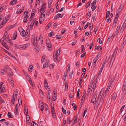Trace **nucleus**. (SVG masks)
<instances>
[{"label":"nucleus","instance_id":"1","mask_svg":"<svg viewBox=\"0 0 126 126\" xmlns=\"http://www.w3.org/2000/svg\"><path fill=\"white\" fill-rule=\"evenodd\" d=\"M115 79V78L114 77H113L111 79L109 82L107 87L106 89V91L105 92V94H106L108 92L109 90L110 87L112 83H113Z\"/></svg>","mask_w":126,"mask_h":126},{"label":"nucleus","instance_id":"2","mask_svg":"<svg viewBox=\"0 0 126 126\" xmlns=\"http://www.w3.org/2000/svg\"><path fill=\"white\" fill-rule=\"evenodd\" d=\"M39 40L37 41V38L34 36H33L32 37V44H33L34 46H36L38 44Z\"/></svg>","mask_w":126,"mask_h":126},{"label":"nucleus","instance_id":"3","mask_svg":"<svg viewBox=\"0 0 126 126\" xmlns=\"http://www.w3.org/2000/svg\"><path fill=\"white\" fill-rule=\"evenodd\" d=\"M1 39H3V40L4 39V41L6 42L8 41L9 39V37L8 35L7 34V33L6 32L5 33L3 38H2Z\"/></svg>","mask_w":126,"mask_h":126},{"label":"nucleus","instance_id":"4","mask_svg":"<svg viewBox=\"0 0 126 126\" xmlns=\"http://www.w3.org/2000/svg\"><path fill=\"white\" fill-rule=\"evenodd\" d=\"M0 41L1 43L2 44V45L7 49L8 50L9 49L7 45L6 44V42L3 40V39H1L0 40Z\"/></svg>","mask_w":126,"mask_h":126},{"label":"nucleus","instance_id":"5","mask_svg":"<svg viewBox=\"0 0 126 126\" xmlns=\"http://www.w3.org/2000/svg\"><path fill=\"white\" fill-rule=\"evenodd\" d=\"M20 34L23 37H25L26 33L25 31L23 29H21V30H19Z\"/></svg>","mask_w":126,"mask_h":126},{"label":"nucleus","instance_id":"6","mask_svg":"<svg viewBox=\"0 0 126 126\" xmlns=\"http://www.w3.org/2000/svg\"><path fill=\"white\" fill-rule=\"evenodd\" d=\"M46 44L47 47L49 48H50L52 46L50 40L48 39L46 40Z\"/></svg>","mask_w":126,"mask_h":126},{"label":"nucleus","instance_id":"7","mask_svg":"<svg viewBox=\"0 0 126 126\" xmlns=\"http://www.w3.org/2000/svg\"><path fill=\"white\" fill-rule=\"evenodd\" d=\"M120 26H118L117 27L116 31L114 33V34L113 36V37L115 36H116V35L118 34L119 33V30L120 29Z\"/></svg>","mask_w":126,"mask_h":126},{"label":"nucleus","instance_id":"8","mask_svg":"<svg viewBox=\"0 0 126 126\" xmlns=\"http://www.w3.org/2000/svg\"><path fill=\"white\" fill-rule=\"evenodd\" d=\"M18 104H17L16 106L15 109V113L16 115L18 113Z\"/></svg>","mask_w":126,"mask_h":126},{"label":"nucleus","instance_id":"9","mask_svg":"<svg viewBox=\"0 0 126 126\" xmlns=\"http://www.w3.org/2000/svg\"><path fill=\"white\" fill-rule=\"evenodd\" d=\"M30 45V44L27 43L23 45H22V49H25L27 48Z\"/></svg>","mask_w":126,"mask_h":126},{"label":"nucleus","instance_id":"10","mask_svg":"<svg viewBox=\"0 0 126 126\" xmlns=\"http://www.w3.org/2000/svg\"><path fill=\"white\" fill-rule=\"evenodd\" d=\"M10 69V67L8 66H6L4 67V72H5L6 73L8 72Z\"/></svg>","mask_w":126,"mask_h":126},{"label":"nucleus","instance_id":"11","mask_svg":"<svg viewBox=\"0 0 126 126\" xmlns=\"http://www.w3.org/2000/svg\"><path fill=\"white\" fill-rule=\"evenodd\" d=\"M96 95L93 96L92 97L91 100L92 103H94L96 100Z\"/></svg>","mask_w":126,"mask_h":126},{"label":"nucleus","instance_id":"12","mask_svg":"<svg viewBox=\"0 0 126 126\" xmlns=\"http://www.w3.org/2000/svg\"><path fill=\"white\" fill-rule=\"evenodd\" d=\"M39 106L41 110H44L43 103L42 102L41 103H40L39 105Z\"/></svg>","mask_w":126,"mask_h":126},{"label":"nucleus","instance_id":"13","mask_svg":"<svg viewBox=\"0 0 126 126\" xmlns=\"http://www.w3.org/2000/svg\"><path fill=\"white\" fill-rule=\"evenodd\" d=\"M14 47L16 48H18L20 49H22V45H19L16 44L14 45Z\"/></svg>","mask_w":126,"mask_h":126},{"label":"nucleus","instance_id":"14","mask_svg":"<svg viewBox=\"0 0 126 126\" xmlns=\"http://www.w3.org/2000/svg\"><path fill=\"white\" fill-rule=\"evenodd\" d=\"M61 15L60 14H57L56 15L54 18V19H57L59 17L62 18V16H61Z\"/></svg>","mask_w":126,"mask_h":126},{"label":"nucleus","instance_id":"15","mask_svg":"<svg viewBox=\"0 0 126 126\" xmlns=\"http://www.w3.org/2000/svg\"><path fill=\"white\" fill-rule=\"evenodd\" d=\"M41 15L40 17V18L42 20V21H43L45 19V14H41Z\"/></svg>","mask_w":126,"mask_h":126},{"label":"nucleus","instance_id":"16","mask_svg":"<svg viewBox=\"0 0 126 126\" xmlns=\"http://www.w3.org/2000/svg\"><path fill=\"white\" fill-rule=\"evenodd\" d=\"M8 75L10 76H13V74L12 71L10 69L8 71V72H7L6 73Z\"/></svg>","mask_w":126,"mask_h":126},{"label":"nucleus","instance_id":"17","mask_svg":"<svg viewBox=\"0 0 126 126\" xmlns=\"http://www.w3.org/2000/svg\"><path fill=\"white\" fill-rule=\"evenodd\" d=\"M98 58L97 57H95L94 58L93 63V65H94V66H95L97 60L98 59Z\"/></svg>","mask_w":126,"mask_h":126},{"label":"nucleus","instance_id":"18","mask_svg":"<svg viewBox=\"0 0 126 126\" xmlns=\"http://www.w3.org/2000/svg\"><path fill=\"white\" fill-rule=\"evenodd\" d=\"M17 91L14 92V93L13 95V97H14V98H15V99H17Z\"/></svg>","mask_w":126,"mask_h":126},{"label":"nucleus","instance_id":"19","mask_svg":"<svg viewBox=\"0 0 126 126\" xmlns=\"http://www.w3.org/2000/svg\"><path fill=\"white\" fill-rule=\"evenodd\" d=\"M60 52L61 49L60 48H59L58 50L57 51H56V53L55 54V55L56 56H58L60 55Z\"/></svg>","mask_w":126,"mask_h":126},{"label":"nucleus","instance_id":"20","mask_svg":"<svg viewBox=\"0 0 126 126\" xmlns=\"http://www.w3.org/2000/svg\"><path fill=\"white\" fill-rule=\"evenodd\" d=\"M15 99L14 98V97H13V98L12 99L11 101V105L12 106H14V102L15 100V99Z\"/></svg>","mask_w":126,"mask_h":126},{"label":"nucleus","instance_id":"21","mask_svg":"<svg viewBox=\"0 0 126 126\" xmlns=\"http://www.w3.org/2000/svg\"><path fill=\"white\" fill-rule=\"evenodd\" d=\"M39 40L40 42V44H42L43 42V39L42 35H40L39 38Z\"/></svg>","mask_w":126,"mask_h":126},{"label":"nucleus","instance_id":"22","mask_svg":"<svg viewBox=\"0 0 126 126\" xmlns=\"http://www.w3.org/2000/svg\"><path fill=\"white\" fill-rule=\"evenodd\" d=\"M17 36V33L16 32H15V33L14 34L13 37L12 38V40H15Z\"/></svg>","mask_w":126,"mask_h":126},{"label":"nucleus","instance_id":"23","mask_svg":"<svg viewBox=\"0 0 126 126\" xmlns=\"http://www.w3.org/2000/svg\"><path fill=\"white\" fill-rule=\"evenodd\" d=\"M123 5L122 4H121L119 7L118 10V12L119 13V12H121L122 10L123 7Z\"/></svg>","mask_w":126,"mask_h":126},{"label":"nucleus","instance_id":"24","mask_svg":"<svg viewBox=\"0 0 126 126\" xmlns=\"http://www.w3.org/2000/svg\"><path fill=\"white\" fill-rule=\"evenodd\" d=\"M28 17L29 16L26 17V16L24 17L23 21L24 23H26L27 22L29 19Z\"/></svg>","mask_w":126,"mask_h":126},{"label":"nucleus","instance_id":"25","mask_svg":"<svg viewBox=\"0 0 126 126\" xmlns=\"http://www.w3.org/2000/svg\"><path fill=\"white\" fill-rule=\"evenodd\" d=\"M101 92L99 94L98 97L97 99V101H99L101 100V99L102 96V94L101 93Z\"/></svg>","mask_w":126,"mask_h":126},{"label":"nucleus","instance_id":"26","mask_svg":"<svg viewBox=\"0 0 126 126\" xmlns=\"http://www.w3.org/2000/svg\"><path fill=\"white\" fill-rule=\"evenodd\" d=\"M44 86L46 88V87H48L47 80L46 79H45L44 80Z\"/></svg>","mask_w":126,"mask_h":126},{"label":"nucleus","instance_id":"27","mask_svg":"<svg viewBox=\"0 0 126 126\" xmlns=\"http://www.w3.org/2000/svg\"><path fill=\"white\" fill-rule=\"evenodd\" d=\"M106 20L108 22H109V23H110L111 21L110 18H109V16H106Z\"/></svg>","mask_w":126,"mask_h":126},{"label":"nucleus","instance_id":"28","mask_svg":"<svg viewBox=\"0 0 126 126\" xmlns=\"http://www.w3.org/2000/svg\"><path fill=\"white\" fill-rule=\"evenodd\" d=\"M48 64L47 62H46L43 65V68H46L48 66Z\"/></svg>","mask_w":126,"mask_h":126},{"label":"nucleus","instance_id":"29","mask_svg":"<svg viewBox=\"0 0 126 126\" xmlns=\"http://www.w3.org/2000/svg\"><path fill=\"white\" fill-rule=\"evenodd\" d=\"M23 11L21 9H18L17 10L16 12V14H17L19 13L21 14Z\"/></svg>","mask_w":126,"mask_h":126},{"label":"nucleus","instance_id":"30","mask_svg":"<svg viewBox=\"0 0 126 126\" xmlns=\"http://www.w3.org/2000/svg\"><path fill=\"white\" fill-rule=\"evenodd\" d=\"M117 95L115 94H113V96L111 98V99L113 100L115 99Z\"/></svg>","mask_w":126,"mask_h":126},{"label":"nucleus","instance_id":"31","mask_svg":"<svg viewBox=\"0 0 126 126\" xmlns=\"http://www.w3.org/2000/svg\"><path fill=\"white\" fill-rule=\"evenodd\" d=\"M33 68V67L31 65L30 66L28 69L29 71L30 72H32V68Z\"/></svg>","mask_w":126,"mask_h":126},{"label":"nucleus","instance_id":"32","mask_svg":"<svg viewBox=\"0 0 126 126\" xmlns=\"http://www.w3.org/2000/svg\"><path fill=\"white\" fill-rule=\"evenodd\" d=\"M78 114H77L76 115V116H74V121L75 122L76 121H77V119L78 118ZM77 122H76V123Z\"/></svg>","mask_w":126,"mask_h":126},{"label":"nucleus","instance_id":"33","mask_svg":"<svg viewBox=\"0 0 126 126\" xmlns=\"http://www.w3.org/2000/svg\"><path fill=\"white\" fill-rule=\"evenodd\" d=\"M46 56L45 55L43 56H42V59H41V62L42 63H43L45 59Z\"/></svg>","mask_w":126,"mask_h":126},{"label":"nucleus","instance_id":"34","mask_svg":"<svg viewBox=\"0 0 126 126\" xmlns=\"http://www.w3.org/2000/svg\"><path fill=\"white\" fill-rule=\"evenodd\" d=\"M16 0H13L11 1L10 4L11 5H14L16 3Z\"/></svg>","mask_w":126,"mask_h":126},{"label":"nucleus","instance_id":"35","mask_svg":"<svg viewBox=\"0 0 126 126\" xmlns=\"http://www.w3.org/2000/svg\"><path fill=\"white\" fill-rule=\"evenodd\" d=\"M56 95H53V96L52 98V100L54 101H55L56 100Z\"/></svg>","mask_w":126,"mask_h":126},{"label":"nucleus","instance_id":"36","mask_svg":"<svg viewBox=\"0 0 126 126\" xmlns=\"http://www.w3.org/2000/svg\"><path fill=\"white\" fill-rule=\"evenodd\" d=\"M115 58H112L111 57V55H110V56L109 60L110 59V60H111L112 61V63L113 62V61L115 59Z\"/></svg>","mask_w":126,"mask_h":126},{"label":"nucleus","instance_id":"37","mask_svg":"<svg viewBox=\"0 0 126 126\" xmlns=\"http://www.w3.org/2000/svg\"><path fill=\"white\" fill-rule=\"evenodd\" d=\"M45 9L41 8L40 10V14H43L45 12V10H44Z\"/></svg>","mask_w":126,"mask_h":126},{"label":"nucleus","instance_id":"38","mask_svg":"<svg viewBox=\"0 0 126 126\" xmlns=\"http://www.w3.org/2000/svg\"><path fill=\"white\" fill-rule=\"evenodd\" d=\"M118 16L119 15H118V13H117V14H116V15L115 18L114 19V21H117V20L118 18Z\"/></svg>","mask_w":126,"mask_h":126},{"label":"nucleus","instance_id":"39","mask_svg":"<svg viewBox=\"0 0 126 126\" xmlns=\"http://www.w3.org/2000/svg\"><path fill=\"white\" fill-rule=\"evenodd\" d=\"M10 83L11 84L12 87H14V81L13 80H10Z\"/></svg>","mask_w":126,"mask_h":126},{"label":"nucleus","instance_id":"40","mask_svg":"<svg viewBox=\"0 0 126 126\" xmlns=\"http://www.w3.org/2000/svg\"><path fill=\"white\" fill-rule=\"evenodd\" d=\"M126 26V23H124L123 24L122 26L121 29L124 30V29H125V27Z\"/></svg>","mask_w":126,"mask_h":126},{"label":"nucleus","instance_id":"41","mask_svg":"<svg viewBox=\"0 0 126 126\" xmlns=\"http://www.w3.org/2000/svg\"><path fill=\"white\" fill-rule=\"evenodd\" d=\"M96 0H94L92 2L91 4V5H92V6H94L96 4Z\"/></svg>","mask_w":126,"mask_h":126},{"label":"nucleus","instance_id":"42","mask_svg":"<svg viewBox=\"0 0 126 126\" xmlns=\"http://www.w3.org/2000/svg\"><path fill=\"white\" fill-rule=\"evenodd\" d=\"M4 103L5 101L3 100L1 97L0 96V103Z\"/></svg>","mask_w":126,"mask_h":126},{"label":"nucleus","instance_id":"43","mask_svg":"<svg viewBox=\"0 0 126 126\" xmlns=\"http://www.w3.org/2000/svg\"><path fill=\"white\" fill-rule=\"evenodd\" d=\"M7 42L9 43V44L11 46H12L13 45V44L11 40L10 39L9 40V41H7Z\"/></svg>","mask_w":126,"mask_h":126},{"label":"nucleus","instance_id":"44","mask_svg":"<svg viewBox=\"0 0 126 126\" xmlns=\"http://www.w3.org/2000/svg\"><path fill=\"white\" fill-rule=\"evenodd\" d=\"M54 64H50L49 66V67L51 69H52L54 67Z\"/></svg>","mask_w":126,"mask_h":126},{"label":"nucleus","instance_id":"45","mask_svg":"<svg viewBox=\"0 0 126 126\" xmlns=\"http://www.w3.org/2000/svg\"><path fill=\"white\" fill-rule=\"evenodd\" d=\"M103 69H102V68H101L100 69L99 73H98V76H100V75L101 73L102 72V71L103 70Z\"/></svg>","mask_w":126,"mask_h":126},{"label":"nucleus","instance_id":"46","mask_svg":"<svg viewBox=\"0 0 126 126\" xmlns=\"http://www.w3.org/2000/svg\"><path fill=\"white\" fill-rule=\"evenodd\" d=\"M117 22V21H114L113 24V27H115L116 25Z\"/></svg>","mask_w":126,"mask_h":126},{"label":"nucleus","instance_id":"47","mask_svg":"<svg viewBox=\"0 0 126 126\" xmlns=\"http://www.w3.org/2000/svg\"><path fill=\"white\" fill-rule=\"evenodd\" d=\"M18 103L19 104V105H20V104H22V101L21 100V98H19L18 99Z\"/></svg>","mask_w":126,"mask_h":126},{"label":"nucleus","instance_id":"48","mask_svg":"<svg viewBox=\"0 0 126 126\" xmlns=\"http://www.w3.org/2000/svg\"><path fill=\"white\" fill-rule=\"evenodd\" d=\"M95 14H94L92 16V18L93 19V21H94L95 20Z\"/></svg>","mask_w":126,"mask_h":126},{"label":"nucleus","instance_id":"49","mask_svg":"<svg viewBox=\"0 0 126 126\" xmlns=\"http://www.w3.org/2000/svg\"><path fill=\"white\" fill-rule=\"evenodd\" d=\"M123 42L124 43V44H125L126 42V36H125L124 37V39L123 41Z\"/></svg>","mask_w":126,"mask_h":126},{"label":"nucleus","instance_id":"50","mask_svg":"<svg viewBox=\"0 0 126 126\" xmlns=\"http://www.w3.org/2000/svg\"><path fill=\"white\" fill-rule=\"evenodd\" d=\"M53 95H56L57 94V91L56 89H54L53 91Z\"/></svg>","mask_w":126,"mask_h":126},{"label":"nucleus","instance_id":"51","mask_svg":"<svg viewBox=\"0 0 126 126\" xmlns=\"http://www.w3.org/2000/svg\"><path fill=\"white\" fill-rule=\"evenodd\" d=\"M7 115L8 117L9 118H11L12 117L11 114V113L10 112H9L7 114Z\"/></svg>","mask_w":126,"mask_h":126},{"label":"nucleus","instance_id":"52","mask_svg":"<svg viewBox=\"0 0 126 126\" xmlns=\"http://www.w3.org/2000/svg\"><path fill=\"white\" fill-rule=\"evenodd\" d=\"M54 108L53 107H51V112L52 113V114L53 113H55V111L54 109Z\"/></svg>","mask_w":126,"mask_h":126},{"label":"nucleus","instance_id":"53","mask_svg":"<svg viewBox=\"0 0 126 126\" xmlns=\"http://www.w3.org/2000/svg\"><path fill=\"white\" fill-rule=\"evenodd\" d=\"M91 3V2L89 1L88 3H87V4L86 5V8H87L88 7H89L90 5V3Z\"/></svg>","mask_w":126,"mask_h":126},{"label":"nucleus","instance_id":"54","mask_svg":"<svg viewBox=\"0 0 126 126\" xmlns=\"http://www.w3.org/2000/svg\"><path fill=\"white\" fill-rule=\"evenodd\" d=\"M124 30L123 29H121L120 30V32H119V34H120L121 35V34H122L123 32L124 31Z\"/></svg>","mask_w":126,"mask_h":126},{"label":"nucleus","instance_id":"55","mask_svg":"<svg viewBox=\"0 0 126 126\" xmlns=\"http://www.w3.org/2000/svg\"><path fill=\"white\" fill-rule=\"evenodd\" d=\"M24 17L25 16H28V12L26 11V12H24Z\"/></svg>","mask_w":126,"mask_h":126},{"label":"nucleus","instance_id":"56","mask_svg":"<svg viewBox=\"0 0 126 126\" xmlns=\"http://www.w3.org/2000/svg\"><path fill=\"white\" fill-rule=\"evenodd\" d=\"M28 109L24 110V112L25 115H27L28 114Z\"/></svg>","mask_w":126,"mask_h":126},{"label":"nucleus","instance_id":"57","mask_svg":"<svg viewBox=\"0 0 126 126\" xmlns=\"http://www.w3.org/2000/svg\"><path fill=\"white\" fill-rule=\"evenodd\" d=\"M82 77H81L80 79V81L79 82V85L80 86H81V83H82Z\"/></svg>","mask_w":126,"mask_h":126},{"label":"nucleus","instance_id":"58","mask_svg":"<svg viewBox=\"0 0 126 126\" xmlns=\"http://www.w3.org/2000/svg\"><path fill=\"white\" fill-rule=\"evenodd\" d=\"M126 87V79L124 81V84L123 85V87H124V88H125Z\"/></svg>","mask_w":126,"mask_h":126},{"label":"nucleus","instance_id":"59","mask_svg":"<svg viewBox=\"0 0 126 126\" xmlns=\"http://www.w3.org/2000/svg\"><path fill=\"white\" fill-rule=\"evenodd\" d=\"M85 96L84 94H83V96H82L81 98V102L82 103V101L83 100H84L85 98Z\"/></svg>","mask_w":126,"mask_h":126},{"label":"nucleus","instance_id":"60","mask_svg":"<svg viewBox=\"0 0 126 126\" xmlns=\"http://www.w3.org/2000/svg\"><path fill=\"white\" fill-rule=\"evenodd\" d=\"M101 103V101H97V100L96 102V104L97 103V105L96 106V107L98 106L99 104V103L100 104Z\"/></svg>","mask_w":126,"mask_h":126},{"label":"nucleus","instance_id":"61","mask_svg":"<svg viewBox=\"0 0 126 126\" xmlns=\"http://www.w3.org/2000/svg\"><path fill=\"white\" fill-rule=\"evenodd\" d=\"M56 38L57 39H60L61 38V36L60 35H57L56 36Z\"/></svg>","mask_w":126,"mask_h":126},{"label":"nucleus","instance_id":"62","mask_svg":"<svg viewBox=\"0 0 126 126\" xmlns=\"http://www.w3.org/2000/svg\"><path fill=\"white\" fill-rule=\"evenodd\" d=\"M70 123L71 121L70 118H68L67 121V123H68V124H69Z\"/></svg>","mask_w":126,"mask_h":126},{"label":"nucleus","instance_id":"63","mask_svg":"<svg viewBox=\"0 0 126 126\" xmlns=\"http://www.w3.org/2000/svg\"><path fill=\"white\" fill-rule=\"evenodd\" d=\"M58 57V56H57L55 55V58H53V59H54V61L56 62V61H57V60H58V59H57Z\"/></svg>","mask_w":126,"mask_h":126},{"label":"nucleus","instance_id":"64","mask_svg":"<svg viewBox=\"0 0 126 126\" xmlns=\"http://www.w3.org/2000/svg\"><path fill=\"white\" fill-rule=\"evenodd\" d=\"M124 116L125 117V120L124 121V122L125 123H126V113L124 114Z\"/></svg>","mask_w":126,"mask_h":126}]
</instances>
